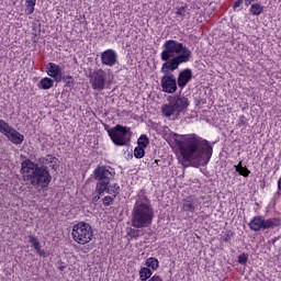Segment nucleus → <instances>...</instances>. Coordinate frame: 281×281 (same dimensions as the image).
<instances>
[{"label": "nucleus", "mask_w": 281, "mask_h": 281, "mask_svg": "<svg viewBox=\"0 0 281 281\" xmlns=\"http://www.w3.org/2000/svg\"><path fill=\"white\" fill-rule=\"evenodd\" d=\"M164 50L160 54L164 64L161 66L160 87L164 93H177V79L172 71L179 69V65L188 63L192 58V50H190L183 43L175 40H168L164 44Z\"/></svg>", "instance_id": "obj_1"}, {"label": "nucleus", "mask_w": 281, "mask_h": 281, "mask_svg": "<svg viewBox=\"0 0 281 281\" xmlns=\"http://www.w3.org/2000/svg\"><path fill=\"white\" fill-rule=\"evenodd\" d=\"M178 160L183 168L207 166L212 159V145L194 134L176 138Z\"/></svg>", "instance_id": "obj_2"}, {"label": "nucleus", "mask_w": 281, "mask_h": 281, "mask_svg": "<svg viewBox=\"0 0 281 281\" xmlns=\"http://www.w3.org/2000/svg\"><path fill=\"white\" fill-rule=\"evenodd\" d=\"M41 162L43 164L42 167L32 162V160H24L21 164L23 181H25L27 186H33L36 190H38V188H47V186H49L52 182V176L49 175V170H47L46 166L55 168L56 164H58V158L47 155L41 159Z\"/></svg>", "instance_id": "obj_3"}, {"label": "nucleus", "mask_w": 281, "mask_h": 281, "mask_svg": "<svg viewBox=\"0 0 281 281\" xmlns=\"http://www.w3.org/2000/svg\"><path fill=\"white\" fill-rule=\"evenodd\" d=\"M155 218V210L145 194H139L132 210V227L144 229L150 227Z\"/></svg>", "instance_id": "obj_4"}, {"label": "nucleus", "mask_w": 281, "mask_h": 281, "mask_svg": "<svg viewBox=\"0 0 281 281\" xmlns=\"http://www.w3.org/2000/svg\"><path fill=\"white\" fill-rule=\"evenodd\" d=\"M71 236L78 245H88L93 240V228L85 222H79L72 226Z\"/></svg>", "instance_id": "obj_5"}, {"label": "nucleus", "mask_w": 281, "mask_h": 281, "mask_svg": "<svg viewBox=\"0 0 281 281\" xmlns=\"http://www.w3.org/2000/svg\"><path fill=\"white\" fill-rule=\"evenodd\" d=\"M94 179L97 181V192L104 194L109 189V183L113 179V169L111 167L101 166L94 170Z\"/></svg>", "instance_id": "obj_6"}, {"label": "nucleus", "mask_w": 281, "mask_h": 281, "mask_svg": "<svg viewBox=\"0 0 281 281\" xmlns=\"http://www.w3.org/2000/svg\"><path fill=\"white\" fill-rule=\"evenodd\" d=\"M0 133L9 139L12 144H15L16 146L23 144V140L25 139V136L23 134L19 133L14 127H12L8 122L0 119Z\"/></svg>", "instance_id": "obj_7"}, {"label": "nucleus", "mask_w": 281, "mask_h": 281, "mask_svg": "<svg viewBox=\"0 0 281 281\" xmlns=\"http://www.w3.org/2000/svg\"><path fill=\"white\" fill-rule=\"evenodd\" d=\"M249 227L252 232H260L262 229H273L276 227H280V220L278 218L265 220L260 216H256L250 221Z\"/></svg>", "instance_id": "obj_8"}, {"label": "nucleus", "mask_w": 281, "mask_h": 281, "mask_svg": "<svg viewBox=\"0 0 281 281\" xmlns=\"http://www.w3.org/2000/svg\"><path fill=\"white\" fill-rule=\"evenodd\" d=\"M109 135L116 146H125V144H128V139H131L128 128L122 125H116L109 131Z\"/></svg>", "instance_id": "obj_9"}, {"label": "nucleus", "mask_w": 281, "mask_h": 281, "mask_svg": "<svg viewBox=\"0 0 281 281\" xmlns=\"http://www.w3.org/2000/svg\"><path fill=\"white\" fill-rule=\"evenodd\" d=\"M90 85L94 91H104L106 87V72L102 69L94 70L90 74Z\"/></svg>", "instance_id": "obj_10"}, {"label": "nucleus", "mask_w": 281, "mask_h": 281, "mask_svg": "<svg viewBox=\"0 0 281 281\" xmlns=\"http://www.w3.org/2000/svg\"><path fill=\"white\" fill-rule=\"evenodd\" d=\"M168 100L169 102H171V104L173 105V108L179 114L183 113V111H186V109L190 106V101H188V98L182 95L169 97Z\"/></svg>", "instance_id": "obj_11"}, {"label": "nucleus", "mask_w": 281, "mask_h": 281, "mask_svg": "<svg viewBox=\"0 0 281 281\" xmlns=\"http://www.w3.org/2000/svg\"><path fill=\"white\" fill-rule=\"evenodd\" d=\"M101 63L105 67H115L117 65V53L114 49H106L101 53Z\"/></svg>", "instance_id": "obj_12"}, {"label": "nucleus", "mask_w": 281, "mask_h": 281, "mask_svg": "<svg viewBox=\"0 0 281 281\" xmlns=\"http://www.w3.org/2000/svg\"><path fill=\"white\" fill-rule=\"evenodd\" d=\"M46 74L50 78L55 80V82H61L63 81V70L60 69V66L49 63L46 67Z\"/></svg>", "instance_id": "obj_13"}, {"label": "nucleus", "mask_w": 281, "mask_h": 281, "mask_svg": "<svg viewBox=\"0 0 281 281\" xmlns=\"http://www.w3.org/2000/svg\"><path fill=\"white\" fill-rule=\"evenodd\" d=\"M192 80V70L184 69L178 76V87L180 89H184L186 85Z\"/></svg>", "instance_id": "obj_14"}, {"label": "nucleus", "mask_w": 281, "mask_h": 281, "mask_svg": "<svg viewBox=\"0 0 281 281\" xmlns=\"http://www.w3.org/2000/svg\"><path fill=\"white\" fill-rule=\"evenodd\" d=\"M199 207V202L194 200L192 196H188L182 202V210L184 212H195V210Z\"/></svg>", "instance_id": "obj_15"}, {"label": "nucleus", "mask_w": 281, "mask_h": 281, "mask_svg": "<svg viewBox=\"0 0 281 281\" xmlns=\"http://www.w3.org/2000/svg\"><path fill=\"white\" fill-rule=\"evenodd\" d=\"M161 113L165 117H177L179 116V112L177 111L176 108H173V105L171 104V102H169V104H164L161 106Z\"/></svg>", "instance_id": "obj_16"}, {"label": "nucleus", "mask_w": 281, "mask_h": 281, "mask_svg": "<svg viewBox=\"0 0 281 281\" xmlns=\"http://www.w3.org/2000/svg\"><path fill=\"white\" fill-rule=\"evenodd\" d=\"M52 87H54V80L52 78L45 77V78L41 79L40 89L47 91L48 89H52Z\"/></svg>", "instance_id": "obj_17"}, {"label": "nucleus", "mask_w": 281, "mask_h": 281, "mask_svg": "<svg viewBox=\"0 0 281 281\" xmlns=\"http://www.w3.org/2000/svg\"><path fill=\"white\" fill-rule=\"evenodd\" d=\"M29 241L31 243L32 247H34L36 254H38V256H43V250H41V241H38V238L31 235L29 236Z\"/></svg>", "instance_id": "obj_18"}, {"label": "nucleus", "mask_w": 281, "mask_h": 281, "mask_svg": "<svg viewBox=\"0 0 281 281\" xmlns=\"http://www.w3.org/2000/svg\"><path fill=\"white\" fill-rule=\"evenodd\" d=\"M250 12H251V14H254V16H260V14H262V12H265V5H262L260 3H254L250 7Z\"/></svg>", "instance_id": "obj_19"}, {"label": "nucleus", "mask_w": 281, "mask_h": 281, "mask_svg": "<svg viewBox=\"0 0 281 281\" xmlns=\"http://www.w3.org/2000/svg\"><path fill=\"white\" fill-rule=\"evenodd\" d=\"M236 172H239L241 177H247L248 175H251V171L247 169V167H243V161H239L238 165L234 166Z\"/></svg>", "instance_id": "obj_20"}, {"label": "nucleus", "mask_w": 281, "mask_h": 281, "mask_svg": "<svg viewBox=\"0 0 281 281\" xmlns=\"http://www.w3.org/2000/svg\"><path fill=\"white\" fill-rule=\"evenodd\" d=\"M150 276H153V270H150L149 268H142L139 270V278L142 281L148 280V278H150Z\"/></svg>", "instance_id": "obj_21"}, {"label": "nucleus", "mask_w": 281, "mask_h": 281, "mask_svg": "<svg viewBox=\"0 0 281 281\" xmlns=\"http://www.w3.org/2000/svg\"><path fill=\"white\" fill-rule=\"evenodd\" d=\"M146 267H150V269H158L159 268V260L157 258L150 257L146 260Z\"/></svg>", "instance_id": "obj_22"}, {"label": "nucleus", "mask_w": 281, "mask_h": 281, "mask_svg": "<svg viewBox=\"0 0 281 281\" xmlns=\"http://www.w3.org/2000/svg\"><path fill=\"white\" fill-rule=\"evenodd\" d=\"M105 192H108V194H113L115 196L116 194H120V186L110 184Z\"/></svg>", "instance_id": "obj_23"}, {"label": "nucleus", "mask_w": 281, "mask_h": 281, "mask_svg": "<svg viewBox=\"0 0 281 281\" xmlns=\"http://www.w3.org/2000/svg\"><path fill=\"white\" fill-rule=\"evenodd\" d=\"M138 147L146 148L148 146L149 140L147 135H140V137L137 140Z\"/></svg>", "instance_id": "obj_24"}, {"label": "nucleus", "mask_w": 281, "mask_h": 281, "mask_svg": "<svg viewBox=\"0 0 281 281\" xmlns=\"http://www.w3.org/2000/svg\"><path fill=\"white\" fill-rule=\"evenodd\" d=\"M36 5V0H26V12L27 14H34V7Z\"/></svg>", "instance_id": "obj_25"}, {"label": "nucleus", "mask_w": 281, "mask_h": 281, "mask_svg": "<svg viewBox=\"0 0 281 281\" xmlns=\"http://www.w3.org/2000/svg\"><path fill=\"white\" fill-rule=\"evenodd\" d=\"M144 155H146L144 147L138 146L134 149V157H136V159H142V157H144Z\"/></svg>", "instance_id": "obj_26"}, {"label": "nucleus", "mask_w": 281, "mask_h": 281, "mask_svg": "<svg viewBox=\"0 0 281 281\" xmlns=\"http://www.w3.org/2000/svg\"><path fill=\"white\" fill-rule=\"evenodd\" d=\"M247 260H249V255L243 252L238 256V262L239 265H247Z\"/></svg>", "instance_id": "obj_27"}, {"label": "nucleus", "mask_w": 281, "mask_h": 281, "mask_svg": "<svg viewBox=\"0 0 281 281\" xmlns=\"http://www.w3.org/2000/svg\"><path fill=\"white\" fill-rule=\"evenodd\" d=\"M177 16H181V19H186V7H180L176 12Z\"/></svg>", "instance_id": "obj_28"}, {"label": "nucleus", "mask_w": 281, "mask_h": 281, "mask_svg": "<svg viewBox=\"0 0 281 281\" xmlns=\"http://www.w3.org/2000/svg\"><path fill=\"white\" fill-rule=\"evenodd\" d=\"M111 203H113V198L112 196L108 195L103 199V205L109 206V205H111Z\"/></svg>", "instance_id": "obj_29"}, {"label": "nucleus", "mask_w": 281, "mask_h": 281, "mask_svg": "<svg viewBox=\"0 0 281 281\" xmlns=\"http://www.w3.org/2000/svg\"><path fill=\"white\" fill-rule=\"evenodd\" d=\"M232 236H234V234H232L231 232H227L224 235V243H229V240H232Z\"/></svg>", "instance_id": "obj_30"}, {"label": "nucleus", "mask_w": 281, "mask_h": 281, "mask_svg": "<svg viewBox=\"0 0 281 281\" xmlns=\"http://www.w3.org/2000/svg\"><path fill=\"white\" fill-rule=\"evenodd\" d=\"M240 5H243V0H237V1L234 3V8H240Z\"/></svg>", "instance_id": "obj_31"}, {"label": "nucleus", "mask_w": 281, "mask_h": 281, "mask_svg": "<svg viewBox=\"0 0 281 281\" xmlns=\"http://www.w3.org/2000/svg\"><path fill=\"white\" fill-rule=\"evenodd\" d=\"M255 0H245V5H251V3H254Z\"/></svg>", "instance_id": "obj_32"}, {"label": "nucleus", "mask_w": 281, "mask_h": 281, "mask_svg": "<svg viewBox=\"0 0 281 281\" xmlns=\"http://www.w3.org/2000/svg\"><path fill=\"white\" fill-rule=\"evenodd\" d=\"M40 256H44V257H45V252H44V251H42V255H40Z\"/></svg>", "instance_id": "obj_33"}]
</instances>
